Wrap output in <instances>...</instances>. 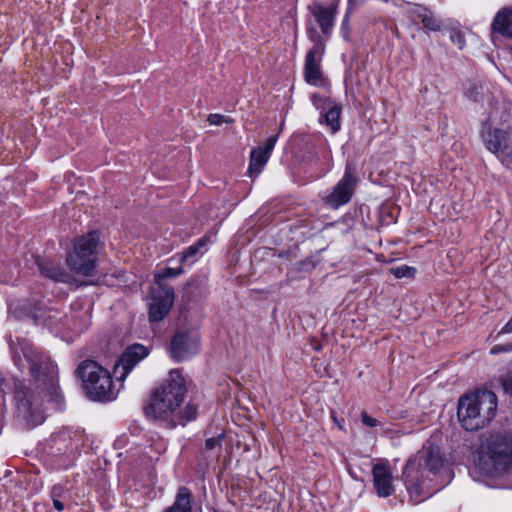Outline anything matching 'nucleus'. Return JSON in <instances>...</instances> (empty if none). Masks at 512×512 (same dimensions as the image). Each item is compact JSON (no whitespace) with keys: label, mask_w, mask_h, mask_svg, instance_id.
Instances as JSON below:
<instances>
[{"label":"nucleus","mask_w":512,"mask_h":512,"mask_svg":"<svg viewBox=\"0 0 512 512\" xmlns=\"http://www.w3.org/2000/svg\"><path fill=\"white\" fill-rule=\"evenodd\" d=\"M13 360L20 371L28 369L32 376L28 382L14 381L13 396L18 417L33 428L45 421V404L56 410L65 406L57 366L49 356L32 347L22 348V354H14Z\"/></svg>","instance_id":"f257e3e1"},{"label":"nucleus","mask_w":512,"mask_h":512,"mask_svg":"<svg viewBox=\"0 0 512 512\" xmlns=\"http://www.w3.org/2000/svg\"><path fill=\"white\" fill-rule=\"evenodd\" d=\"M186 393L185 379L180 370H171L168 378L151 393L144 407L145 415L164 423L167 428L184 426L195 420L198 414V406L194 403L188 402L182 407Z\"/></svg>","instance_id":"f03ea898"},{"label":"nucleus","mask_w":512,"mask_h":512,"mask_svg":"<svg viewBox=\"0 0 512 512\" xmlns=\"http://www.w3.org/2000/svg\"><path fill=\"white\" fill-rule=\"evenodd\" d=\"M443 466V459L438 447H429L410 458L406 463L403 476L410 499L418 504L431 497L440 487L431 485L428 474H436Z\"/></svg>","instance_id":"7ed1b4c3"},{"label":"nucleus","mask_w":512,"mask_h":512,"mask_svg":"<svg viewBox=\"0 0 512 512\" xmlns=\"http://www.w3.org/2000/svg\"><path fill=\"white\" fill-rule=\"evenodd\" d=\"M496 410V394L489 390H480L460 397L457 416L465 430L476 431L490 423L496 415Z\"/></svg>","instance_id":"20e7f679"},{"label":"nucleus","mask_w":512,"mask_h":512,"mask_svg":"<svg viewBox=\"0 0 512 512\" xmlns=\"http://www.w3.org/2000/svg\"><path fill=\"white\" fill-rule=\"evenodd\" d=\"M510 121V114L503 107L492 112L488 120L483 124L482 139L485 147L496 155L500 162L507 168L512 166V137L510 134L499 128H493L495 124H507Z\"/></svg>","instance_id":"39448f33"},{"label":"nucleus","mask_w":512,"mask_h":512,"mask_svg":"<svg viewBox=\"0 0 512 512\" xmlns=\"http://www.w3.org/2000/svg\"><path fill=\"white\" fill-rule=\"evenodd\" d=\"M87 396L92 400L110 401L116 396L110 372L93 360L82 361L77 369Z\"/></svg>","instance_id":"423d86ee"},{"label":"nucleus","mask_w":512,"mask_h":512,"mask_svg":"<svg viewBox=\"0 0 512 512\" xmlns=\"http://www.w3.org/2000/svg\"><path fill=\"white\" fill-rule=\"evenodd\" d=\"M99 235L92 231L78 237L73 251L67 254L66 263L77 274L90 276L95 268Z\"/></svg>","instance_id":"0eeeda50"},{"label":"nucleus","mask_w":512,"mask_h":512,"mask_svg":"<svg viewBox=\"0 0 512 512\" xmlns=\"http://www.w3.org/2000/svg\"><path fill=\"white\" fill-rule=\"evenodd\" d=\"M487 458L492 468L489 472L502 474L509 472L512 465V439L502 435H493L488 440Z\"/></svg>","instance_id":"6e6552de"},{"label":"nucleus","mask_w":512,"mask_h":512,"mask_svg":"<svg viewBox=\"0 0 512 512\" xmlns=\"http://www.w3.org/2000/svg\"><path fill=\"white\" fill-rule=\"evenodd\" d=\"M308 37L313 43L305 57L304 77L307 83L319 85L322 82L321 61L325 52V41L314 27L308 29Z\"/></svg>","instance_id":"1a4fd4ad"},{"label":"nucleus","mask_w":512,"mask_h":512,"mask_svg":"<svg viewBox=\"0 0 512 512\" xmlns=\"http://www.w3.org/2000/svg\"><path fill=\"white\" fill-rule=\"evenodd\" d=\"M199 334L194 330H179L171 338L170 354L176 361H184L199 352Z\"/></svg>","instance_id":"9d476101"},{"label":"nucleus","mask_w":512,"mask_h":512,"mask_svg":"<svg viewBox=\"0 0 512 512\" xmlns=\"http://www.w3.org/2000/svg\"><path fill=\"white\" fill-rule=\"evenodd\" d=\"M356 183L357 178L354 168L347 165L342 179L335 185L332 192L324 198L325 204L333 209L347 204L354 194Z\"/></svg>","instance_id":"9b49d317"},{"label":"nucleus","mask_w":512,"mask_h":512,"mask_svg":"<svg viewBox=\"0 0 512 512\" xmlns=\"http://www.w3.org/2000/svg\"><path fill=\"white\" fill-rule=\"evenodd\" d=\"M174 289L168 285H160L150 292L149 320L161 321L169 313L174 302Z\"/></svg>","instance_id":"f8f14e48"},{"label":"nucleus","mask_w":512,"mask_h":512,"mask_svg":"<svg viewBox=\"0 0 512 512\" xmlns=\"http://www.w3.org/2000/svg\"><path fill=\"white\" fill-rule=\"evenodd\" d=\"M148 353V349L142 344L129 346L115 364L114 373L117 378L124 380L131 370L148 356Z\"/></svg>","instance_id":"ddd939ff"},{"label":"nucleus","mask_w":512,"mask_h":512,"mask_svg":"<svg viewBox=\"0 0 512 512\" xmlns=\"http://www.w3.org/2000/svg\"><path fill=\"white\" fill-rule=\"evenodd\" d=\"M338 10V1H333L325 6L321 3L314 2L309 6V11L313 15L315 21L319 25L322 33L326 38L331 34L334 27V20Z\"/></svg>","instance_id":"4468645a"},{"label":"nucleus","mask_w":512,"mask_h":512,"mask_svg":"<svg viewBox=\"0 0 512 512\" xmlns=\"http://www.w3.org/2000/svg\"><path fill=\"white\" fill-rule=\"evenodd\" d=\"M278 135L269 137L263 146H259L251 151L249 171L259 174L267 163L272 150L277 142Z\"/></svg>","instance_id":"2eb2a0df"},{"label":"nucleus","mask_w":512,"mask_h":512,"mask_svg":"<svg viewBox=\"0 0 512 512\" xmlns=\"http://www.w3.org/2000/svg\"><path fill=\"white\" fill-rule=\"evenodd\" d=\"M374 487L378 496L388 497L394 492L392 475L389 468L384 464H376L372 469Z\"/></svg>","instance_id":"dca6fc26"},{"label":"nucleus","mask_w":512,"mask_h":512,"mask_svg":"<svg viewBox=\"0 0 512 512\" xmlns=\"http://www.w3.org/2000/svg\"><path fill=\"white\" fill-rule=\"evenodd\" d=\"M36 264L41 275L46 278L61 283H69L72 280V276L54 260L37 258Z\"/></svg>","instance_id":"f3484780"},{"label":"nucleus","mask_w":512,"mask_h":512,"mask_svg":"<svg viewBox=\"0 0 512 512\" xmlns=\"http://www.w3.org/2000/svg\"><path fill=\"white\" fill-rule=\"evenodd\" d=\"M492 39L498 33L506 38L512 39V10L504 8L499 11L491 25Z\"/></svg>","instance_id":"a211bd4d"},{"label":"nucleus","mask_w":512,"mask_h":512,"mask_svg":"<svg viewBox=\"0 0 512 512\" xmlns=\"http://www.w3.org/2000/svg\"><path fill=\"white\" fill-rule=\"evenodd\" d=\"M192 492L185 486L178 488L173 504L163 512H192Z\"/></svg>","instance_id":"6ab92c4d"},{"label":"nucleus","mask_w":512,"mask_h":512,"mask_svg":"<svg viewBox=\"0 0 512 512\" xmlns=\"http://www.w3.org/2000/svg\"><path fill=\"white\" fill-rule=\"evenodd\" d=\"M340 114L341 107L336 104L328 107L324 114L325 123L330 127L333 133L340 129Z\"/></svg>","instance_id":"aec40b11"},{"label":"nucleus","mask_w":512,"mask_h":512,"mask_svg":"<svg viewBox=\"0 0 512 512\" xmlns=\"http://www.w3.org/2000/svg\"><path fill=\"white\" fill-rule=\"evenodd\" d=\"M208 242V238L206 236L198 239V241L190 245L183 253L178 255V262L180 264H185L189 262L191 259L195 258L199 253L200 248L204 247Z\"/></svg>","instance_id":"412c9836"},{"label":"nucleus","mask_w":512,"mask_h":512,"mask_svg":"<svg viewBox=\"0 0 512 512\" xmlns=\"http://www.w3.org/2000/svg\"><path fill=\"white\" fill-rule=\"evenodd\" d=\"M406 13L414 24H422L426 17L427 7L420 4H409Z\"/></svg>","instance_id":"4be33fe9"},{"label":"nucleus","mask_w":512,"mask_h":512,"mask_svg":"<svg viewBox=\"0 0 512 512\" xmlns=\"http://www.w3.org/2000/svg\"><path fill=\"white\" fill-rule=\"evenodd\" d=\"M184 273L183 268L180 266L178 268H165L161 272L155 274L154 281L157 284V287H160V285H164L162 281L169 277H177Z\"/></svg>","instance_id":"5701e85b"},{"label":"nucleus","mask_w":512,"mask_h":512,"mask_svg":"<svg viewBox=\"0 0 512 512\" xmlns=\"http://www.w3.org/2000/svg\"><path fill=\"white\" fill-rule=\"evenodd\" d=\"M422 25L430 31H439L442 27V22L435 17L431 10L427 8L426 17L425 20H423Z\"/></svg>","instance_id":"b1692460"},{"label":"nucleus","mask_w":512,"mask_h":512,"mask_svg":"<svg viewBox=\"0 0 512 512\" xmlns=\"http://www.w3.org/2000/svg\"><path fill=\"white\" fill-rule=\"evenodd\" d=\"M415 272L416 269L408 265H402L390 269V273L393 274L398 279L404 277H412L415 274Z\"/></svg>","instance_id":"393cba45"},{"label":"nucleus","mask_w":512,"mask_h":512,"mask_svg":"<svg viewBox=\"0 0 512 512\" xmlns=\"http://www.w3.org/2000/svg\"><path fill=\"white\" fill-rule=\"evenodd\" d=\"M207 121L211 124V125H221L223 123H226V124H229V123H232L233 122V119L228 117V116H225V115H221V114H210L208 116V119Z\"/></svg>","instance_id":"a878e982"},{"label":"nucleus","mask_w":512,"mask_h":512,"mask_svg":"<svg viewBox=\"0 0 512 512\" xmlns=\"http://www.w3.org/2000/svg\"><path fill=\"white\" fill-rule=\"evenodd\" d=\"M450 40L459 49H463L465 46V37H464L463 33L458 30L451 31Z\"/></svg>","instance_id":"bb28decb"},{"label":"nucleus","mask_w":512,"mask_h":512,"mask_svg":"<svg viewBox=\"0 0 512 512\" xmlns=\"http://www.w3.org/2000/svg\"><path fill=\"white\" fill-rule=\"evenodd\" d=\"M225 434L222 432L217 437H211L206 439L205 441V448L206 450H212L216 446L221 445L222 440L224 439Z\"/></svg>","instance_id":"cd10ccee"},{"label":"nucleus","mask_w":512,"mask_h":512,"mask_svg":"<svg viewBox=\"0 0 512 512\" xmlns=\"http://www.w3.org/2000/svg\"><path fill=\"white\" fill-rule=\"evenodd\" d=\"M67 495V491L61 485L53 486L51 490V498L52 499H65Z\"/></svg>","instance_id":"c85d7f7f"},{"label":"nucleus","mask_w":512,"mask_h":512,"mask_svg":"<svg viewBox=\"0 0 512 512\" xmlns=\"http://www.w3.org/2000/svg\"><path fill=\"white\" fill-rule=\"evenodd\" d=\"M361 420H362V423L366 426H369V427H376L378 426L379 422L377 419L371 417L370 415H368L366 412H363L361 414Z\"/></svg>","instance_id":"c756f323"},{"label":"nucleus","mask_w":512,"mask_h":512,"mask_svg":"<svg viewBox=\"0 0 512 512\" xmlns=\"http://www.w3.org/2000/svg\"><path fill=\"white\" fill-rule=\"evenodd\" d=\"M503 388L506 393L512 395V374L503 381Z\"/></svg>","instance_id":"7c9ffc66"},{"label":"nucleus","mask_w":512,"mask_h":512,"mask_svg":"<svg viewBox=\"0 0 512 512\" xmlns=\"http://www.w3.org/2000/svg\"><path fill=\"white\" fill-rule=\"evenodd\" d=\"M53 506L56 510L62 511L64 509V504L62 502V499H52Z\"/></svg>","instance_id":"2f4dec72"},{"label":"nucleus","mask_w":512,"mask_h":512,"mask_svg":"<svg viewBox=\"0 0 512 512\" xmlns=\"http://www.w3.org/2000/svg\"><path fill=\"white\" fill-rule=\"evenodd\" d=\"M321 100H322V99H321V97H320L318 94H313V95L311 96V101H312L313 105H314L317 109H319V108H320L319 103L321 102Z\"/></svg>","instance_id":"473e14b6"},{"label":"nucleus","mask_w":512,"mask_h":512,"mask_svg":"<svg viewBox=\"0 0 512 512\" xmlns=\"http://www.w3.org/2000/svg\"><path fill=\"white\" fill-rule=\"evenodd\" d=\"M501 332L502 333H511L512 332V318L504 325Z\"/></svg>","instance_id":"72a5a7b5"},{"label":"nucleus","mask_w":512,"mask_h":512,"mask_svg":"<svg viewBox=\"0 0 512 512\" xmlns=\"http://www.w3.org/2000/svg\"><path fill=\"white\" fill-rule=\"evenodd\" d=\"M300 265V270L303 271H308L310 268H311V262H308V261H302L299 263Z\"/></svg>","instance_id":"f704fd0d"},{"label":"nucleus","mask_w":512,"mask_h":512,"mask_svg":"<svg viewBox=\"0 0 512 512\" xmlns=\"http://www.w3.org/2000/svg\"><path fill=\"white\" fill-rule=\"evenodd\" d=\"M283 126H284V122H282L280 125V131L283 129Z\"/></svg>","instance_id":"c9c22d12"},{"label":"nucleus","mask_w":512,"mask_h":512,"mask_svg":"<svg viewBox=\"0 0 512 512\" xmlns=\"http://www.w3.org/2000/svg\"><path fill=\"white\" fill-rule=\"evenodd\" d=\"M491 352H492V353H496V352H497L496 348L492 349V351H491Z\"/></svg>","instance_id":"e433bc0d"},{"label":"nucleus","mask_w":512,"mask_h":512,"mask_svg":"<svg viewBox=\"0 0 512 512\" xmlns=\"http://www.w3.org/2000/svg\"><path fill=\"white\" fill-rule=\"evenodd\" d=\"M510 51H511V53H512V48H511V50H510Z\"/></svg>","instance_id":"4c0bfd02"}]
</instances>
